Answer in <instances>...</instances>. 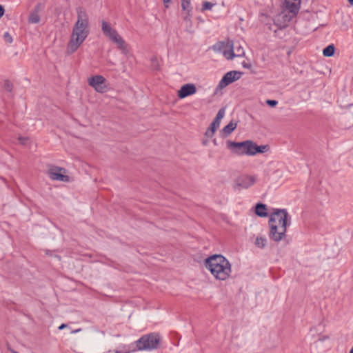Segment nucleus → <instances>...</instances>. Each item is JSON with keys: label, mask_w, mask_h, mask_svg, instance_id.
<instances>
[{"label": "nucleus", "mask_w": 353, "mask_h": 353, "mask_svg": "<svg viewBox=\"0 0 353 353\" xmlns=\"http://www.w3.org/2000/svg\"><path fill=\"white\" fill-rule=\"evenodd\" d=\"M6 88L8 91H11L12 90V88H11V85L10 83H7L6 85Z\"/></svg>", "instance_id": "nucleus-35"}, {"label": "nucleus", "mask_w": 353, "mask_h": 353, "mask_svg": "<svg viewBox=\"0 0 353 353\" xmlns=\"http://www.w3.org/2000/svg\"><path fill=\"white\" fill-rule=\"evenodd\" d=\"M323 55L325 57H331V45L327 46L324 50H323Z\"/></svg>", "instance_id": "nucleus-30"}, {"label": "nucleus", "mask_w": 353, "mask_h": 353, "mask_svg": "<svg viewBox=\"0 0 353 353\" xmlns=\"http://www.w3.org/2000/svg\"><path fill=\"white\" fill-rule=\"evenodd\" d=\"M18 140L19 141V142L21 143V144L23 145H26L29 141V138L28 137H21V136H19L18 137Z\"/></svg>", "instance_id": "nucleus-29"}, {"label": "nucleus", "mask_w": 353, "mask_h": 353, "mask_svg": "<svg viewBox=\"0 0 353 353\" xmlns=\"http://www.w3.org/2000/svg\"><path fill=\"white\" fill-rule=\"evenodd\" d=\"M350 353H353V347L350 350Z\"/></svg>", "instance_id": "nucleus-40"}, {"label": "nucleus", "mask_w": 353, "mask_h": 353, "mask_svg": "<svg viewBox=\"0 0 353 353\" xmlns=\"http://www.w3.org/2000/svg\"><path fill=\"white\" fill-rule=\"evenodd\" d=\"M289 214L285 209H276L269 220L270 237L276 242L281 241L287 230Z\"/></svg>", "instance_id": "nucleus-3"}, {"label": "nucleus", "mask_w": 353, "mask_h": 353, "mask_svg": "<svg viewBox=\"0 0 353 353\" xmlns=\"http://www.w3.org/2000/svg\"><path fill=\"white\" fill-rule=\"evenodd\" d=\"M268 150V145H261L258 146L255 143L252 142L251 152H250V155H254L256 153H263Z\"/></svg>", "instance_id": "nucleus-16"}, {"label": "nucleus", "mask_w": 353, "mask_h": 353, "mask_svg": "<svg viewBox=\"0 0 353 353\" xmlns=\"http://www.w3.org/2000/svg\"><path fill=\"white\" fill-rule=\"evenodd\" d=\"M115 44H117V48L125 54H128V50L127 48V45L123 38L119 34L112 41Z\"/></svg>", "instance_id": "nucleus-14"}, {"label": "nucleus", "mask_w": 353, "mask_h": 353, "mask_svg": "<svg viewBox=\"0 0 353 353\" xmlns=\"http://www.w3.org/2000/svg\"><path fill=\"white\" fill-rule=\"evenodd\" d=\"M101 30L104 35L108 37L112 41L119 35L117 30L112 28L110 25L104 20L101 21Z\"/></svg>", "instance_id": "nucleus-13"}, {"label": "nucleus", "mask_w": 353, "mask_h": 353, "mask_svg": "<svg viewBox=\"0 0 353 353\" xmlns=\"http://www.w3.org/2000/svg\"><path fill=\"white\" fill-rule=\"evenodd\" d=\"M181 7L183 10L190 12V0H181Z\"/></svg>", "instance_id": "nucleus-22"}, {"label": "nucleus", "mask_w": 353, "mask_h": 353, "mask_svg": "<svg viewBox=\"0 0 353 353\" xmlns=\"http://www.w3.org/2000/svg\"><path fill=\"white\" fill-rule=\"evenodd\" d=\"M106 79L102 75H95L88 79V85L99 93H103L107 90Z\"/></svg>", "instance_id": "nucleus-10"}, {"label": "nucleus", "mask_w": 353, "mask_h": 353, "mask_svg": "<svg viewBox=\"0 0 353 353\" xmlns=\"http://www.w3.org/2000/svg\"><path fill=\"white\" fill-rule=\"evenodd\" d=\"M160 341L159 334L152 332L142 336L135 343L139 350H152L159 347Z\"/></svg>", "instance_id": "nucleus-5"}, {"label": "nucleus", "mask_w": 353, "mask_h": 353, "mask_svg": "<svg viewBox=\"0 0 353 353\" xmlns=\"http://www.w3.org/2000/svg\"><path fill=\"white\" fill-rule=\"evenodd\" d=\"M221 121H218L217 119H214V121L212 122V123L210 125V128L216 130L219 125H220Z\"/></svg>", "instance_id": "nucleus-26"}, {"label": "nucleus", "mask_w": 353, "mask_h": 353, "mask_svg": "<svg viewBox=\"0 0 353 353\" xmlns=\"http://www.w3.org/2000/svg\"><path fill=\"white\" fill-rule=\"evenodd\" d=\"M212 48L215 52L222 53L228 60H232L234 58V43L232 41H219L214 44Z\"/></svg>", "instance_id": "nucleus-6"}, {"label": "nucleus", "mask_w": 353, "mask_h": 353, "mask_svg": "<svg viewBox=\"0 0 353 353\" xmlns=\"http://www.w3.org/2000/svg\"><path fill=\"white\" fill-rule=\"evenodd\" d=\"M48 175L53 181H70V177L66 174V170L63 168L50 166L48 170Z\"/></svg>", "instance_id": "nucleus-9"}, {"label": "nucleus", "mask_w": 353, "mask_h": 353, "mask_svg": "<svg viewBox=\"0 0 353 353\" xmlns=\"http://www.w3.org/2000/svg\"><path fill=\"white\" fill-rule=\"evenodd\" d=\"M240 76L241 73L236 71H230L227 72L220 81L219 87L221 88L226 87L236 80H238L240 78Z\"/></svg>", "instance_id": "nucleus-11"}, {"label": "nucleus", "mask_w": 353, "mask_h": 353, "mask_svg": "<svg viewBox=\"0 0 353 353\" xmlns=\"http://www.w3.org/2000/svg\"><path fill=\"white\" fill-rule=\"evenodd\" d=\"M3 39H4L5 41L8 43H11L13 41L12 36L8 32L4 33Z\"/></svg>", "instance_id": "nucleus-27"}, {"label": "nucleus", "mask_w": 353, "mask_h": 353, "mask_svg": "<svg viewBox=\"0 0 353 353\" xmlns=\"http://www.w3.org/2000/svg\"><path fill=\"white\" fill-rule=\"evenodd\" d=\"M266 103L271 107H274L278 103V102L275 100L268 99L266 101Z\"/></svg>", "instance_id": "nucleus-31"}, {"label": "nucleus", "mask_w": 353, "mask_h": 353, "mask_svg": "<svg viewBox=\"0 0 353 353\" xmlns=\"http://www.w3.org/2000/svg\"><path fill=\"white\" fill-rule=\"evenodd\" d=\"M255 244L257 247L263 248L266 245V239L263 237H257L255 241Z\"/></svg>", "instance_id": "nucleus-21"}, {"label": "nucleus", "mask_w": 353, "mask_h": 353, "mask_svg": "<svg viewBox=\"0 0 353 353\" xmlns=\"http://www.w3.org/2000/svg\"><path fill=\"white\" fill-rule=\"evenodd\" d=\"M216 132L215 130L211 128H208L205 133V136L209 137V138H211L213 137L214 132Z\"/></svg>", "instance_id": "nucleus-28"}, {"label": "nucleus", "mask_w": 353, "mask_h": 353, "mask_svg": "<svg viewBox=\"0 0 353 353\" xmlns=\"http://www.w3.org/2000/svg\"><path fill=\"white\" fill-rule=\"evenodd\" d=\"M185 20L188 19V17H185Z\"/></svg>", "instance_id": "nucleus-41"}, {"label": "nucleus", "mask_w": 353, "mask_h": 353, "mask_svg": "<svg viewBox=\"0 0 353 353\" xmlns=\"http://www.w3.org/2000/svg\"><path fill=\"white\" fill-rule=\"evenodd\" d=\"M67 327V325L66 324H61L59 327V330H63V328L66 327Z\"/></svg>", "instance_id": "nucleus-36"}, {"label": "nucleus", "mask_w": 353, "mask_h": 353, "mask_svg": "<svg viewBox=\"0 0 353 353\" xmlns=\"http://www.w3.org/2000/svg\"><path fill=\"white\" fill-rule=\"evenodd\" d=\"M80 330H81V329H78V330H76L72 331V332H73V333L79 332Z\"/></svg>", "instance_id": "nucleus-39"}, {"label": "nucleus", "mask_w": 353, "mask_h": 353, "mask_svg": "<svg viewBox=\"0 0 353 353\" xmlns=\"http://www.w3.org/2000/svg\"><path fill=\"white\" fill-rule=\"evenodd\" d=\"M236 123L231 121L223 128L222 132L225 136H228L236 129Z\"/></svg>", "instance_id": "nucleus-17"}, {"label": "nucleus", "mask_w": 353, "mask_h": 353, "mask_svg": "<svg viewBox=\"0 0 353 353\" xmlns=\"http://www.w3.org/2000/svg\"><path fill=\"white\" fill-rule=\"evenodd\" d=\"M196 92V87L193 83H187L182 85L178 91V97L180 99H184L188 96L192 95Z\"/></svg>", "instance_id": "nucleus-12"}, {"label": "nucleus", "mask_w": 353, "mask_h": 353, "mask_svg": "<svg viewBox=\"0 0 353 353\" xmlns=\"http://www.w3.org/2000/svg\"><path fill=\"white\" fill-rule=\"evenodd\" d=\"M300 5L301 0H283L282 11L276 16L275 24L280 29L286 27L299 13Z\"/></svg>", "instance_id": "nucleus-4"}, {"label": "nucleus", "mask_w": 353, "mask_h": 353, "mask_svg": "<svg viewBox=\"0 0 353 353\" xmlns=\"http://www.w3.org/2000/svg\"><path fill=\"white\" fill-rule=\"evenodd\" d=\"M130 350L127 349L125 346H123L118 349H112L106 351L103 353H129Z\"/></svg>", "instance_id": "nucleus-20"}, {"label": "nucleus", "mask_w": 353, "mask_h": 353, "mask_svg": "<svg viewBox=\"0 0 353 353\" xmlns=\"http://www.w3.org/2000/svg\"><path fill=\"white\" fill-rule=\"evenodd\" d=\"M151 67L153 70L159 69V63L157 57H152L151 59Z\"/></svg>", "instance_id": "nucleus-24"}, {"label": "nucleus", "mask_w": 353, "mask_h": 353, "mask_svg": "<svg viewBox=\"0 0 353 353\" xmlns=\"http://www.w3.org/2000/svg\"><path fill=\"white\" fill-rule=\"evenodd\" d=\"M5 9L2 5L0 4V19L3 16Z\"/></svg>", "instance_id": "nucleus-32"}, {"label": "nucleus", "mask_w": 353, "mask_h": 353, "mask_svg": "<svg viewBox=\"0 0 353 353\" xmlns=\"http://www.w3.org/2000/svg\"><path fill=\"white\" fill-rule=\"evenodd\" d=\"M266 210V205L263 203H258L255 207V213L261 217H265L268 216Z\"/></svg>", "instance_id": "nucleus-15"}, {"label": "nucleus", "mask_w": 353, "mask_h": 353, "mask_svg": "<svg viewBox=\"0 0 353 353\" xmlns=\"http://www.w3.org/2000/svg\"><path fill=\"white\" fill-rule=\"evenodd\" d=\"M256 181V176L243 174L234 179L232 187L234 190H246L254 185Z\"/></svg>", "instance_id": "nucleus-7"}, {"label": "nucleus", "mask_w": 353, "mask_h": 353, "mask_svg": "<svg viewBox=\"0 0 353 353\" xmlns=\"http://www.w3.org/2000/svg\"><path fill=\"white\" fill-rule=\"evenodd\" d=\"M40 21V17L37 11H33L29 16V22L31 23H37Z\"/></svg>", "instance_id": "nucleus-19"}, {"label": "nucleus", "mask_w": 353, "mask_h": 353, "mask_svg": "<svg viewBox=\"0 0 353 353\" xmlns=\"http://www.w3.org/2000/svg\"><path fill=\"white\" fill-rule=\"evenodd\" d=\"M332 56H333L334 54V50H335V48L333 44H332Z\"/></svg>", "instance_id": "nucleus-37"}, {"label": "nucleus", "mask_w": 353, "mask_h": 353, "mask_svg": "<svg viewBox=\"0 0 353 353\" xmlns=\"http://www.w3.org/2000/svg\"><path fill=\"white\" fill-rule=\"evenodd\" d=\"M214 6V4L211 2L205 1L203 3L201 10L205 11L207 10H211Z\"/></svg>", "instance_id": "nucleus-23"}, {"label": "nucleus", "mask_w": 353, "mask_h": 353, "mask_svg": "<svg viewBox=\"0 0 353 353\" xmlns=\"http://www.w3.org/2000/svg\"><path fill=\"white\" fill-rule=\"evenodd\" d=\"M204 265L216 280L225 281L230 276L232 265L221 254H213L208 256L204 260Z\"/></svg>", "instance_id": "nucleus-2"}, {"label": "nucleus", "mask_w": 353, "mask_h": 353, "mask_svg": "<svg viewBox=\"0 0 353 353\" xmlns=\"http://www.w3.org/2000/svg\"><path fill=\"white\" fill-rule=\"evenodd\" d=\"M224 115H225V109L223 108H222L219 110L215 119H217L218 121H221V119L223 118Z\"/></svg>", "instance_id": "nucleus-25"}, {"label": "nucleus", "mask_w": 353, "mask_h": 353, "mask_svg": "<svg viewBox=\"0 0 353 353\" xmlns=\"http://www.w3.org/2000/svg\"><path fill=\"white\" fill-rule=\"evenodd\" d=\"M244 54L243 47L240 43H234V57H243Z\"/></svg>", "instance_id": "nucleus-18"}, {"label": "nucleus", "mask_w": 353, "mask_h": 353, "mask_svg": "<svg viewBox=\"0 0 353 353\" xmlns=\"http://www.w3.org/2000/svg\"><path fill=\"white\" fill-rule=\"evenodd\" d=\"M242 64H243V66L244 68H251V65L250 64H248L245 62H243Z\"/></svg>", "instance_id": "nucleus-34"}, {"label": "nucleus", "mask_w": 353, "mask_h": 353, "mask_svg": "<svg viewBox=\"0 0 353 353\" xmlns=\"http://www.w3.org/2000/svg\"><path fill=\"white\" fill-rule=\"evenodd\" d=\"M351 6H353V0H347Z\"/></svg>", "instance_id": "nucleus-38"}, {"label": "nucleus", "mask_w": 353, "mask_h": 353, "mask_svg": "<svg viewBox=\"0 0 353 353\" xmlns=\"http://www.w3.org/2000/svg\"><path fill=\"white\" fill-rule=\"evenodd\" d=\"M14 353H18L17 352H15Z\"/></svg>", "instance_id": "nucleus-42"}, {"label": "nucleus", "mask_w": 353, "mask_h": 353, "mask_svg": "<svg viewBox=\"0 0 353 353\" xmlns=\"http://www.w3.org/2000/svg\"><path fill=\"white\" fill-rule=\"evenodd\" d=\"M77 18L67 44L66 54L69 55L78 50L90 34L89 16L83 8H77Z\"/></svg>", "instance_id": "nucleus-1"}, {"label": "nucleus", "mask_w": 353, "mask_h": 353, "mask_svg": "<svg viewBox=\"0 0 353 353\" xmlns=\"http://www.w3.org/2000/svg\"><path fill=\"white\" fill-rule=\"evenodd\" d=\"M172 0H163L164 6L168 8H169V3L171 2Z\"/></svg>", "instance_id": "nucleus-33"}, {"label": "nucleus", "mask_w": 353, "mask_h": 353, "mask_svg": "<svg viewBox=\"0 0 353 353\" xmlns=\"http://www.w3.org/2000/svg\"><path fill=\"white\" fill-rule=\"evenodd\" d=\"M228 147L229 148H234V152L238 155L247 154L250 155L251 152V148L252 141H245L243 142H234L228 141L227 142Z\"/></svg>", "instance_id": "nucleus-8"}]
</instances>
